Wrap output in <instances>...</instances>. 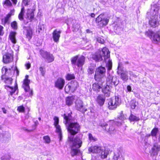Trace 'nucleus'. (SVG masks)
<instances>
[{
  "label": "nucleus",
  "instance_id": "obj_1",
  "mask_svg": "<svg viewBox=\"0 0 160 160\" xmlns=\"http://www.w3.org/2000/svg\"><path fill=\"white\" fill-rule=\"evenodd\" d=\"M72 114L71 112H70L68 114H64L63 117L65 120V124L68 123V125L67 129L70 134L68 135V141L71 149V155L73 157L80 152V150L78 148L82 146V135H77L73 139L74 136L79 131L80 127L77 122H71Z\"/></svg>",
  "mask_w": 160,
  "mask_h": 160
},
{
  "label": "nucleus",
  "instance_id": "obj_2",
  "mask_svg": "<svg viewBox=\"0 0 160 160\" xmlns=\"http://www.w3.org/2000/svg\"><path fill=\"white\" fill-rule=\"evenodd\" d=\"M110 52L106 47L102 49V51L98 50L92 56V58L97 62H99L103 60L106 63V67L108 71L110 70L112 67V62L110 59Z\"/></svg>",
  "mask_w": 160,
  "mask_h": 160
},
{
  "label": "nucleus",
  "instance_id": "obj_3",
  "mask_svg": "<svg viewBox=\"0 0 160 160\" xmlns=\"http://www.w3.org/2000/svg\"><path fill=\"white\" fill-rule=\"evenodd\" d=\"M106 72V69L104 67L100 66L96 69L94 75L95 80L97 81H102L104 82V79L103 78L105 76Z\"/></svg>",
  "mask_w": 160,
  "mask_h": 160
},
{
  "label": "nucleus",
  "instance_id": "obj_4",
  "mask_svg": "<svg viewBox=\"0 0 160 160\" xmlns=\"http://www.w3.org/2000/svg\"><path fill=\"white\" fill-rule=\"evenodd\" d=\"M85 59V58L84 56L77 55L72 58L71 62L72 64L81 67L84 64Z\"/></svg>",
  "mask_w": 160,
  "mask_h": 160
},
{
  "label": "nucleus",
  "instance_id": "obj_5",
  "mask_svg": "<svg viewBox=\"0 0 160 160\" xmlns=\"http://www.w3.org/2000/svg\"><path fill=\"white\" fill-rule=\"evenodd\" d=\"M78 86V83L77 81H72L65 86V91L67 93L73 92L77 90Z\"/></svg>",
  "mask_w": 160,
  "mask_h": 160
},
{
  "label": "nucleus",
  "instance_id": "obj_6",
  "mask_svg": "<svg viewBox=\"0 0 160 160\" xmlns=\"http://www.w3.org/2000/svg\"><path fill=\"white\" fill-rule=\"evenodd\" d=\"M109 71L108 70L106 84L112 87L113 86H116L118 84L119 81L116 76H113L112 74L109 73L108 72Z\"/></svg>",
  "mask_w": 160,
  "mask_h": 160
},
{
  "label": "nucleus",
  "instance_id": "obj_7",
  "mask_svg": "<svg viewBox=\"0 0 160 160\" xmlns=\"http://www.w3.org/2000/svg\"><path fill=\"white\" fill-rule=\"evenodd\" d=\"M120 103V99L118 97H115L114 98L109 100L108 108L110 109H114L119 106Z\"/></svg>",
  "mask_w": 160,
  "mask_h": 160
},
{
  "label": "nucleus",
  "instance_id": "obj_8",
  "mask_svg": "<svg viewBox=\"0 0 160 160\" xmlns=\"http://www.w3.org/2000/svg\"><path fill=\"white\" fill-rule=\"evenodd\" d=\"M145 35L149 37L154 43H157L160 39V36L157 33H155L151 30L146 32Z\"/></svg>",
  "mask_w": 160,
  "mask_h": 160
},
{
  "label": "nucleus",
  "instance_id": "obj_9",
  "mask_svg": "<svg viewBox=\"0 0 160 160\" xmlns=\"http://www.w3.org/2000/svg\"><path fill=\"white\" fill-rule=\"evenodd\" d=\"M96 22L98 23V25L101 27H102L106 25L109 21V19L105 17L104 14H101L96 18Z\"/></svg>",
  "mask_w": 160,
  "mask_h": 160
},
{
  "label": "nucleus",
  "instance_id": "obj_10",
  "mask_svg": "<svg viewBox=\"0 0 160 160\" xmlns=\"http://www.w3.org/2000/svg\"><path fill=\"white\" fill-rule=\"evenodd\" d=\"M40 54L48 63L51 62L54 60V58L52 54L47 51L41 50L40 51Z\"/></svg>",
  "mask_w": 160,
  "mask_h": 160
},
{
  "label": "nucleus",
  "instance_id": "obj_11",
  "mask_svg": "<svg viewBox=\"0 0 160 160\" xmlns=\"http://www.w3.org/2000/svg\"><path fill=\"white\" fill-rule=\"evenodd\" d=\"M65 80L62 78H58L54 82V87L59 90H62L65 85Z\"/></svg>",
  "mask_w": 160,
  "mask_h": 160
},
{
  "label": "nucleus",
  "instance_id": "obj_12",
  "mask_svg": "<svg viewBox=\"0 0 160 160\" xmlns=\"http://www.w3.org/2000/svg\"><path fill=\"white\" fill-rule=\"evenodd\" d=\"M75 107L78 110L82 113H84L87 110V109L84 106L83 102L80 100H78L76 101Z\"/></svg>",
  "mask_w": 160,
  "mask_h": 160
},
{
  "label": "nucleus",
  "instance_id": "obj_13",
  "mask_svg": "<svg viewBox=\"0 0 160 160\" xmlns=\"http://www.w3.org/2000/svg\"><path fill=\"white\" fill-rule=\"evenodd\" d=\"M61 33V31L57 29L53 31L52 33V38L55 42L57 43L59 42Z\"/></svg>",
  "mask_w": 160,
  "mask_h": 160
},
{
  "label": "nucleus",
  "instance_id": "obj_14",
  "mask_svg": "<svg viewBox=\"0 0 160 160\" xmlns=\"http://www.w3.org/2000/svg\"><path fill=\"white\" fill-rule=\"evenodd\" d=\"M149 24L151 27L155 28L159 25V22L158 21V16H152L149 21Z\"/></svg>",
  "mask_w": 160,
  "mask_h": 160
},
{
  "label": "nucleus",
  "instance_id": "obj_15",
  "mask_svg": "<svg viewBox=\"0 0 160 160\" xmlns=\"http://www.w3.org/2000/svg\"><path fill=\"white\" fill-rule=\"evenodd\" d=\"M13 59L12 55L10 53L7 52L3 55V61L4 63H7L11 62Z\"/></svg>",
  "mask_w": 160,
  "mask_h": 160
},
{
  "label": "nucleus",
  "instance_id": "obj_16",
  "mask_svg": "<svg viewBox=\"0 0 160 160\" xmlns=\"http://www.w3.org/2000/svg\"><path fill=\"white\" fill-rule=\"evenodd\" d=\"M160 150V147L158 145L155 144L154 145L151 151V154L152 156L158 155V152Z\"/></svg>",
  "mask_w": 160,
  "mask_h": 160
},
{
  "label": "nucleus",
  "instance_id": "obj_17",
  "mask_svg": "<svg viewBox=\"0 0 160 160\" xmlns=\"http://www.w3.org/2000/svg\"><path fill=\"white\" fill-rule=\"evenodd\" d=\"M102 149L101 147L96 146L89 148L88 151L93 153H100Z\"/></svg>",
  "mask_w": 160,
  "mask_h": 160
},
{
  "label": "nucleus",
  "instance_id": "obj_18",
  "mask_svg": "<svg viewBox=\"0 0 160 160\" xmlns=\"http://www.w3.org/2000/svg\"><path fill=\"white\" fill-rule=\"evenodd\" d=\"M112 88L107 84L106 86L102 89V92L104 93L105 96L106 97L110 96L111 89Z\"/></svg>",
  "mask_w": 160,
  "mask_h": 160
},
{
  "label": "nucleus",
  "instance_id": "obj_19",
  "mask_svg": "<svg viewBox=\"0 0 160 160\" xmlns=\"http://www.w3.org/2000/svg\"><path fill=\"white\" fill-rule=\"evenodd\" d=\"M72 22L73 23L72 27L74 28V30H78L80 27V25L79 24L76 23L75 20H72V19H69L67 23V24L68 25L72 23Z\"/></svg>",
  "mask_w": 160,
  "mask_h": 160
},
{
  "label": "nucleus",
  "instance_id": "obj_20",
  "mask_svg": "<svg viewBox=\"0 0 160 160\" xmlns=\"http://www.w3.org/2000/svg\"><path fill=\"white\" fill-rule=\"evenodd\" d=\"M105 101L104 97L102 95H100L98 96L97 98V103L100 106H102L104 104Z\"/></svg>",
  "mask_w": 160,
  "mask_h": 160
},
{
  "label": "nucleus",
  "instance_id": "obj_21",
  "mask_svg": "<svg viewBox=\"0 0 160 160\" xmlns=\"http://www.w3.org/2000/svg\"><path fill=\"white\" fill-rule=\"evenodd\" d=\"M98 82V83H94L92 85V88L94 90L99 91L102 88L101 84L103 82L101 80Z\"/></svg>",
  "mask_w": 160,
  "mask_h": 160
},
{
  "label": "nucleus",
  "instance_id": "obj_22",
  "mask_svg": "<svg viewBox=\"0 0 160 160\" xmlns=\"http://www.w3.org/2000/svg\"><path fill=\"white\" fill-rule=\"evenodd\" d=\"M74 99V97L73 96L67 97L66 99V104L68 106L72 105L73 103Z\"/></svg>",
  "mask_w": 160,
  "mask_h": 160
},
{
  "label": "nucleus",
  "instance_id": "obj_23",
  "mask_svg": "<svg viewBox=\"0 0 160 160\" xmlns=\"http://www.w3.org/2000/svg\"><path fill=\"white\" fill-rule=\"evenodd\" d=\"M16 33L15 32H11L9 35V38L12 43L15 44L16 43L17 41L16 39Z\"/></svg>",
  "mask_w": 160,
  "mask_h": 160
},
{
  "label": "nucleus",
  "instance_id": "obj_24",
  "mask_svg": "<svg viewBox=\"0 0 160 160\" xmlns=\"http://www.w3.org/2000/svg\"><path fill=\"white\" fill-rule=\"evenodd\" d=\"M128 72L127 71H123L122 73H120V77L121 78L123 81H125L127 80L128 79Z\"/></svg>",
  "mask_w": 160,
  "mask_h": 160
},
{
  "label": "nucleus",
  "instance_id": "obj_25",
  "mask_svg": "<svg viewBox=\"0 0 160 160\" xmlns=\"http://www.w3.org/2000/svg\"><path fill=\"white\" fill-rule=\"evenodd\" d=\"M26 37L29 40L32 38V29L30 27L26 28Z\"/></svg>",
  "mask_w": 160,
  "mask_h": 160
},
{
  "label": "nucleus",
  "instance_id": "obj_26",
  "mask_svg": "<svg viewBox=\"0 0 160 160\" xmlns=\"http://www.w3.org/2000/svg\"><path fill=\"white\" fill-rule=\"evenodd\" d=\"M55 126L56 128V132L58 133L59 140L61 141L62 138V134L60 126L59 125Z\"/></svg>",
  "mask_w": 160,
  "mask_h": 160
},
{
  "label": "nucleus",
  "instance_id": "obj_27",
  "mask_svg": "<svg viewBox=\"0 0 160 160\" xmlns=\"http://www.w3.org/2000/svg\"><path fill=\"white\" fill-rule=\"evenodd\" d=\"M159 131L158 129L157 128H154L152 130L150 135L152 137L157 138V136Z\"/></svg>",
  "mask_w": 160,
  "mask_h": 160
},
{
  "label": "nucleus",
  "instance_id": "obj_28",
  "mask_svg": "<svg viewBox=\"0 0 160 160\" xmlns=\"http://www.w3.org/2000/svg\"><path fill=\"white\" fill-rule=\"evenodd\" d=\"M109 153V151L108 150H103L102 148V149L100 155L101 156V158L102 159L105 158L107 157V155Z\"/></svg>",
  "mask_w": 160,
  "mask_h": 160
},
{
  "label": "nucleus",
  "instance_id": "obj_29",
  "mask_svg": "<svg viewBox=\"0 0 160 160\" xmlns=\"http://www.w3.org/2000/svg\"><path fill=\"white\" fill-rule=\"evenodd\" d=\"M34 13L32 9H28L27 11V18L29 19H33L34 18Z\"/></svg>",
  "mask_w": 160,
  "mask_h": 160
},
{
  "label": "nucleus",
  "instance_id": "obj_30",
  "mask_svg": "<svg viewBox=\"0 0 160 160\" xmlns=\"http://www.w3.org/2000/svg\"><path fill=\"white\" fill-rule=\"evenodd\" d=\"M129 119L131 122H132L134 121H138L140 120V119L139 118V117H136L135 115H134L132 113H131L129 117Z\"/></svg>",
  "mask_w": 160,
  "mask_h": 160
},
{
  "label": "nucleus",
  "instance_id": "obj_31",
  "mask_svg": "<svg viewBox=\"0 0 160 160\" xmlns=\"http://www.w3.org/2000/svg\"><path fill=\"white\" fill-rule=\"evenodd\" d=\"M88 136V140L90 142H94L98 140L97 138L93 136L91 133H89Z\"/></svg>",
  "mask_w": 160,
  "mask_h": 160
},
{
  "label": "nucleus",
  "instance_id": "obj_32",
  "mask_svg": "<svg viewBox=\"0 0 160 160\" xmlns=\"http://www.w3.org/2000/svg\"><path fill=\"white\" fill-rule=\"evenodd\" d=\"M23 87L25 92H29V96H32V90L30 89L29 85L24 86Z\"/></svg>",
  "mask_w": 160,
  "mask_h": 160
},
{
  "label": "nucleus",
  "instance_id": "obj_33",
  "mask_svg": "<svg viewBox=\"0 0 160 160\" xmlns=\"http://www.w3.org/2000/svg\"><path fill=\"white\" fill-rule=\"evenodd\" d=\"M25 10L24 7H23L21 10V11L18 15V18L21 21L23 20V16L24 14Z\"/></svg>",
  "mask_w": 160,
  "mask_h": 160
},
{
  "label": "nucleus",
  "instance_id": "obj_34",
  "mask_svg": "<svg viewBox=\"0 0 160 160\" xmlns=\"http://www.w3.org/2000/svg\"><path fill=\"white\" fill-rule=\"evenodd\" d=\"M11 14L10 13H9L6 16L4 20V24H9V19L11 17Z\"/></svg>",
  "mask_w": 160,
  "mask_h": 160
},
{
  "label": "nucleus",
  "instance_id": "obj_35",
  "mask_svg": "<svg viewBox=\"0 0 160 160\" xmlns=\"http://www.w3.org/2000/svg\"><path fill=\"white\" fill-rule=\"evenodd\" d=\"M66 79L68 80H70L75 78V76L74 74H68L66 77Z\"/></svg>",
  "mask_w": 160,
  "mask_h": 160
},
{
  "label": "nucleus",
  "instance_id": "obj_36",
  "mask_svg": "<svg viewBox=\"0 0 160 160\" xmlns=\"http://www.w3.org/2000/svg\"><path fill=\"white\" fill-rule=\"evenodd\" d=\"M44 29L43 25V24H39L38 26V28L37 29V32H38L39 33L41 31Z\"/></svg>",
  "mask_w": 160,
  "mask_h": 160
},
{
  "label": "nucleus",
  "instance_id": "obj_37",
  "mask_svg": "<svg viewBox=\"0 0 160 160\" xmlns=\"http://www.w3.org/2000/svg\"><path fill=\"white\" fill-rule=\"evenodd\" d=\"M11 27L14 29H16L17 28V23L16 21L12 22L11 24Z\"/></svg>",
  "mask_w": 160,
  "mask_h": 160
},
{
  "label": "nucleus",
  "instance_id": "obj_38",
  "mask_svg": "<svg viewBox=\"0 0 160 160\" xmlns=\"http://www.w3.org/2000/svg\"><path fill=\"white\" fill-rule=\"evenodd\" d=\"M114 129V128L112 126H109L108 127L106 128L105 130L107 132H111L113 131Z\"/></svg>",
  "mask_w": 160,
  "mask_h": 160
},
{
  "label": "nucleus",
  "instance_id": "obj_39",
  "mask_svg": "<svg viewBox=\"0 0 160 160\" xmlns=\"http://www.w3.org/2000/svg\"><path fill=\"white\" fill-rule=\"evenodd\" d=\"M135 103L136 102L134 100H132L131 101L130 106L132 109H134L135 108L136 106Z\"/></svg>",
  "mask_w": 160,
  "mask_h": 160
},
{
  "label": "nucleus",
  "instance_id": "obj_40",
  "mask_svg": "<svg viewBox=\"0 0 160 160\" xmlns=\"http://www.w3.org/2000/svg\"><path fill=\"white\" fill-rule=\"evenodd\" d=\"M54 125L55 126L57 125H58L59 123V118L57 117H55L54 118Z\"/></svg>",
  "mask_w": 160,
  "mask_h": 160
},
{
  "label": "nucleus",
  "instance_id": "obj_41",
  "mask_svg": "<svg viewBox=\"0 0 160 160\" xmlns=\"http://www.w3.org/2000/svg\"><path fill=\"white\" fill-rule=\"evenodd\" d=\"M99 124L100 126L102 127L105 130L106 128H107V127H108V124L105 122H101Z\"/></svg>",
  "mask_w": 160,
  "mask_h": 160
},
{
  "label": "nucleus",
  "instance_id": "obj_42",
  "mask_svg": "<svg viewBox=\"0 0 160 160\" xmlns=\"http://www.w3.org/2000/svg\"><path fill=\"white\" fill-rule=\"evenodd\" d=\"M43 139L46 143H48L50 142V140L49 137L48 136L43 137Z\"/></svg>",
  "mask_w": 160,
  "mask_h": 160
},
{
  "label": "nucleus",
  "instance_id": "obj_43",
  "mask_svg": "<svg viewBox=\"0 0 160 160\" xmlns=\"http://www.w3.org/2000/svg\"><path fill=\"white\" fill-rule=\"evenodd\" d=\"M118 71H117V73L118 74L122 73L123 71L122 70V67L120 66L119 63L118 64Z\"/></svg>",
  "mask_w": 160,
  "mask_h": 160
},
{
  "label": "nucleus",
  "instance_id": "obj_44",
  "mask_svg": "<svg viewBox=\"0 0 160 160\" xmlns=\"http://www.w3.org/2000/svg\"><path fill=\"white\" fill-rule=\"evenodd\" d=\"M88 74H92L94 73V68L92 67H90L88 70Z\"/></svg>",
  "mask_w": 160,
  "mask_h": 160
},
{
  "label": "nucleus",
  "instance_id": "obj_45",
  "mask_svg": "<svg viewBox=\"0 0 160 160\" xmlns=\"http://www.w3.org/2000/svg\"><path fill=\"white\" fill-rule=\"evenodd\" d=\"M30 82V80L29 79H24L23 84L24 86L29 85Z\"/></svg>",
  "mask_w": 160,
  "mask_h": 160
},
{
  "label": "nucleus",
  "instance_id": "obj_46",
  "mask_svg": "<svg viewBox=\"0 0 160 160\" xmlns=\"http://www.w3.org/2000/svg\"><path fill=\"white\" fill-rule=\"evenodd\" d=\"M8 69L5 67H3L2 69V74L5 75L7 72Z\"/></svg>",
  "mask_w": 160,
  "mask_h": 160
},
{
  "label": "nucleus",
  "instance_id": "obj_47",
  "mask_svg": "<svg viewBox=\"0 0 160 160\" xmlns=\"http://www.w3.org/2000/svg\"><path fill=\"white\" fill-rule=\"evenodd\" d=\"M4 4L7 6H10L12 5V3L9 0H6L4 2Z\"/></svg>",
  "mask_w": 160,
  "mask_h": 160
},
{
  "label": "nucleus",
  "instance_id": "obj_48",
  "mask_svg": "<svg viewBox=\"0 0 160 160\" xmlns=\"http://www.w3.org/2000/svg\"><path fill=\"white\" fill-rule=\"evenodd\" d=\"M18 110L19 112H23L24 111V108L22 106H20L18 107Z\"/></svg>",
  "mask_w": 160,
  "mask_h": 160
},
{
  "label": "nucleus",
  "instance_id": "obj_49",
  "mask_svg": "<svg viewBox=\"0 0 160 160\" xmlns=\"http://www.w3.org/2000/svg\"><path fill=\"white\" fill-rule=\"evenodd\" d=\"M30 0H22V2L25 5H27L28 4V3L30 2Z\"/></svg>",
  "mask_w": 160,
  "mask_h": 160
},
{
  "label": "nucleus",
  "instance_id": "obj_50",
  "mask_svg": "<svg viewBox=\"0 0 160 160\" xmlns=\"http://www.w3.org/2000/svg\"><path fill=\"white\" fill-rule=\"evenodd\" d=\"M97 41L99 43H103L104 42V40L103 39L101 38H97Z\"/></svg>",
  "mask_w": 160,
  "mask_h": 160
},
{
  "label": "nucleus",
  "instance_id": "obj_51",
  "mask_svg": "<svg viewBox=\"0 0 160 160\" xmlns=\"http://www.w3.org/2000/svg\"><path fill=\"white\" fill-rule=\"evenodd\" d=\"M126 118L125 116L123 114H121L119 117L120 119L122 120L125 119Z\"/></svg>",
  "mask_w": 160,
  "mask_h": 160
},
{
  "label": "nucleus",
  "instance_id": "obj_52",
  "mask_svg": "<svg viewBox=\"0 0 160 160\" xmlns=\"http://www.w3.org/2000/svg\"><path fill=\"white\" fill-rule=\"evenodd\" d=\"M39 70L41 72L42 76H44L45 74V71L42 67H40Z\"/></svg>",
  "mask_w": 160,
  "mask_h": 160
},
{
  "label": "nucleus",
  "instance_id": "obj_53",
  "mask_svg": "<svg viewBox=\"0 0 160 160\" xmlns=\"http://www.w3.org/2000/svg\"><path fill=\"white\" fill-rule=\"evenodd\" d=\"M11 88H12V91L10 92V95L12 96L13 95V94L15 93L17 89V88L16 87H15L14 89Z\"/></svg>",
  "mask_w": 160,
  "mask_h": 160
},
{
  "label": "nucleus",
  "instance_id": "obj_54",
  "mask_svg": "<svg viewBox=\"0 0 160 160\" xmlns=\"http://www.w3.org/2000/svg\"><path fill=\"white\" fill-rule=\"evenodd\" d=\"M128 72L130 75L132 76L134 78H136L137 77V76L135 74H134L133 72L130 71H128Z\"/></svg>",
  "mask_w": 160,
  "mask_h": 160
},
{
  "label": "nucleus",
  "instance_id": "obj_55",
  "mask_svg": "<svg viewBox=\"0 0 160 160\" xmlns=\"http://www.w3.org/2000/svg\"><path fill=\"white\" fill-rule=\"evenodd\" d=\"M3 27L0 25V35L2 36L3 35Z\"/></svg>",
  "mask_w": 160,
  "mask_h": 160
},
{
  "label": "nucleus",
  "instance_id": "obj_56",
  "mask_svg": "<svg viewBox=\"0 0 160 160\" xmlns=\"http://www.w3.org/2000/svg\"><path fill=\"white\" fill-rule=\"evenodd\" d=\"M25 66L26 67L27 69H28L31 67V64L30 63H28L25 64Z\"/></svg>",
  "mask_w": 160,
  "mask_h": 160
},
{
  "label": "nucleus",
  "instance_id": "obj_57",
  "mask_svg": "<svg viewBox=\"0 0 160 160\" xmlns=\"http://www.w3.org/2000/svg\"><path fill=\"white\" fill-rule=\"evenodd\" d=\"M119 156L118 155H114L113 158L115 160H118V159Z\"/></svg>",
  "mask_w": 160,
  "mask_h": 160
},
{
  "label": "nucleus",
  "instance_id": "obj_58",
  "mask_svg": "<svg viewBox=\"0 0 160 160\" xmlns=\"http://www.w3.org/2000/svg\"><path fill=\"white\" fill-rule=\"evenodd\" d=\"M22 129L25 131H26L28 132H30L33 131L32 129L29 130L25 128H23Z\"/></svg>",
  "mask_w": 160,
  "mask_h": 160
},
{
  "label": "nucleus",
  "instance_id": "obj_59",
  "mask_svg": "<svg viewBox=\"0 0 160 160\" xmlns=\"http://www.w3.org/2000/svg\"><path fill=\"white\" fill-rule=\"evenodd\" d=\"M127 88L128 92H131V91L132 88L130 86H128L127 87Z\"/></svg>",
  "mask_w": 160,
  "mask_h": 160
},
{
  "label": "nucleus",
  "instance_id": "obj_60",
  "mask_svg": "<svg viewBox=\"0 0 160 160\" xmlns=\"http://www.w3.org/2000/svg\"><path fill=\"white\" fill-rule=\"evenodd\" d=\"M2 110L3 111V112L4 113H6L7 112V110L6 109H5V108H2Z\"/></svg>",
  "mask_w": 160,
  "mask_h": 160
},
{
  "label": "nucleus",
  "instance_id": "obj_61",
  "mask_svg": "<svg viewBox=\"0 0 160 160\" xmlns=\"http://www.w3.org/2000/svg\"><path fill=\"white\" fill-rule=\"evenodd\" d=\"M150 136H151V135H150V134H147L145 136V137L146 138H148L150 137Z\"/></svg>",
  "mask_w": 160,
  "mask_h": 160
},
{
  "label": "nucleus",
  "instance_id": "obj_62",
  "mask_svg": "<svg viewBox=\"0 0 160 160\" xmlns=\"http://www.w3.org/2000/svg\"><path fill=\"white\" fill-rule=\"evenodd\" d=\"M12 1V2H13V3L15 4H16L17 3V0H11Z\"/></svg>",
  "mask_w": 160,
  "mask_h": 160
},
{
  "label": "nucleus",
  "instance_id": "obj_63",
  "mask_svg": "<svg viewBox=\"0 0 160 160\" xmlns=\"http://www.w3.org/2000/svg\"><path fill=\"white\" fill-rule=\"evenodd\" d=\"M95 16V14L94 13H92L90 14V16L92 18L94 17Z\"/></svg>",
  "mask_w": 160,
  "mask_h": 160
},
{
  "label": "nucleus",
  "instance_id": "obj_64",
  "mask_svg": "<svg viewBox=\"0 0 160 160\" xmlns=\"http://www.w3.org/2000/svg\"><path fill=\"white\" fill-rule=\"evenodd\" d=\"M28 75H26L25 76V78L24 79H28Z\"/></svg>",
  "mask_w": 160,
  "mask_h": 160
}]
</instances>
